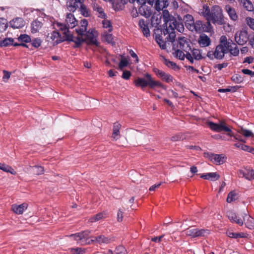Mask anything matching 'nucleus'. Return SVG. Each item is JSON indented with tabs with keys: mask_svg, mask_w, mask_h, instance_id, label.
<instances>
[{
	"mask_svg": "<svg viewBox=\"0 0 254 254\" xmlns=\"http://www.w3.org/2000/svg\"><path fill=\"white\" fill-rule=\"evenodd\" d=\"M13 42L14 40L12 38H5L3 40L0 41V47H6L9 45H13Z\"/></svg>",
	"mask_w": 254,
	"mask_h": 254,
	"instance_id": "nucleus-37",
	"label": "nucleus"
},
{
	"mask_svg": "<svg viewBox=\"0 0 254 254\" xmlns=\"http://www.w3.org/2000/svg\"><path fill=\"white\" fill-rule=\"evenodd\" d=\"M225 8L232 20L234 21L237 20L238 15L235 8L232 7L230 5H226Z\"/></svg>",
	"mask_w": 254,
	"mask_h": 254,
	"instance_id": "nucleus-28",
	"label": "nucleus"
},
{
	"mask_svg": "<svg viewBox=\"0 0 254 254\" xmlns=\"http://www.w3.org/2000/svg\"><path fill=\"white\" fill-rule=\"evenodd\" d=\"M94 238V239L92 240V242H97L99 244H108L112 241L111 239L106 237L104 235H100Z\"/></svg>",
	"mask_w": 254,
	"mask_h": 254,
	"instance_id": "nucleus-30",
	"label": "nucleus"
},
{
	"mask_svg": "<svg viewBox=\"0 0 254 254\" xmlns=\"http://www.w3.org/2000/svg\"><path fill=\"white\" fill-rule=\"evenodd\" d=\"M173 50L179 48L186 52V58L191 64L193 63V60L190 51L191 50L190 43L187 38L184 37H179L174 43H172Z\"/></svg>",
	"mask_w": 254,
	"mask_h": 254,
	"instance_id": "nucleus-5",
	"label": "nucleus"
},
{
	"mask_svg": "<svg viewBox=\"0 0 254 254\" xmlns=\"http://www.w3.org/2000/svg\"><path fill=\"white\" fill-rule=\"evenodd\" d=\"M226 234H227V236H228L230 238H235V239L239 238L238 233H234V232H232L231 231H228L226 232Z\"/></svg>",
	"mask_w": 254,
	"mask_h": 254,
	"instance_id": "nucleus-57",
	"label": "nucleus"
},
{
	"mask_svg": "<svg viewBox=\"0 0 254 254\" xmlns=\"http://www.w3.org/2000/svg\"><path fill=\"white\" fill-rule=\"evenodd\" d=\"M185 234L191 238L205 237L210 234L208 229L194 228L190 227L184 231Z\"/></svg>",
	"mask_w": 254,
	"mask_h": 254,
	"instance_id": "nucleus-9",
	"label": "nucleus"
},
{
	"mask_svg": "<svg viewBox=\"0 0 254 254\" xmlns=\"http://www.w3.org/2000/svg\"><path fill=\"white\" fill-rule=\"evenodd\" d=\"M80 24V27L76 29V31L79 35L82 36L84 34L85 32L87 30L88 21L85 19H82L81 20Z\"/></svg>",
	"mask_w": 254,
	"mask_h": 254,
	"instance_id": "nucleus-24",
	"label": "nucleus"
},
{
	"mask_svg": "<svg viewBox=\"0 0 254 254\" xmlns=\"http://www.w3.org/2000/svg\"><path fill=\"white\" fill-rule=\"evenodd\" d=\"M79 10L82 15L85 17H88L89 16V11L87 6L82 3L80 4Z\"/></svg>",
	"mask_w": 254,
	"mask_h": 254,
	"instance_id": "nucleus-41",
	"label": "nucleus"
},
{
	"mask_svg": "<svg viewBox=\"0 0 254 254\" xmlns=\"http://www.w3.org/2000/svg\"><path fill=\"white\" fill-rule=\"evenodd\" d=\"M90 231L86 230L72 234L70 235L71 237H73V239L77 241V242L81 245H84L86 244H90V242H92V240L89 239L90 238Z\"/></svg>",
	"mask_w": 254,
	"mask_h": 254,
	"instance_id": "nucleus-8",
	"label": "nucleus"
},
{
	"mask_svg": "<svg viewBox=\"0 0 254 254\" xmlns=\"http://www.w3.org/2000/svg\"><path fill=\"white\" fill-rule=\"evenodd\" d=\"M249 44L251 47L254 49V33L252 32L250 34V38L249 41Z\"/></svg>",
	"mask_w": 254,
	"mask_h": 254,
	"instance_id": "nucleus-60",
	"label": "nucleus"
},
{
	"mask_svg": "<svg viewBox=\"0 0 254 254\" xmlns=\"http://www.w3.org/2000/svg\"><path fill=\"white\" fill-rule=\"evenodd\" d=\"M104 34L106 40L109 43H112L113 42V37L111 34L108 33L106 32H105Z\"/></svg>",
	"mask_w": 254,
	"mask_h": 254,
	"instance_id": "nucleus-54",
	"label": "nucleus"
},
{
	"mask_svg": "<svg viewBox=\"0 0 254 254\" xmlns=\"http://www.w3.org/2000/svg\"><path fill=\"white\" fill-rule=\"evenodd\" d=\"M232 80L236 83H240L243 81V77L239 74H235L232 76Z\"/></svg>",
	"mask_w": 254,
	"mask_h": 254,
	"instance_id": "nucleus-52",
	"label": "nucleus"
},
{
	"mask_svg": "<svg viewBox=\"0 0 254 254\" xmlns=\"http://www.w3.org/2000/svg\"><path fill=\"white\" fill-rule=\"evenodd\" d=\"M86 38L87 40L89 41V43L95 45L97 46H98L99 43L93 33V31H92L91 32H90L89 31L88 32L86 35Z\"/></svg>",
	"mask_w": 254,
	"mask_h": 254,
	"instance_id": "nucleus-35",
	"label": "nucleus"
},
{
	"mask_svg": "<svg viewBox=\"0 0 254 254\" xmlns=\"http://www.w3.org/2000/svg\"><path fill=\"white\" fill-rule=\"evenodd\" d=\"M250 34H249L247 30L242 29L238 31L235 35L236 42L239 45H244L250 40Z\"/></svg>",
	"mask_w": 254,
	"mask_h": 254,
	"instance_id": "nucleus-11",
	"label": "nucleus"
},
{
	"mask_svg": "<svg viewBox=\"0 0 254 254\" xmlns=\"http://www.w3.org/2000/svg\"><path fill=\"white\" fill-rule=\"evenodd\" d=\"M183 20L186 27L190 31L201 33L204 30V25L200 20L194 21L193 16L190 14H186L184 16Z\"/></svg>",
	"mask_w": 254,
	"mask_h": 254,
	"instance_id": "nucleus-6",
	"label": "nucleus"
},
{
	"mask_svg": "<svg viewBox=\"0 0 254 254\" xmlns=\"http://www.w3.org/2000/svg\"><path fill=\"white\" fill-rule=\"evenodd\" d=\"M121 127V125L118 123H115L113 126V133L112 137L114 140H117L120 138V130Z\"/></svg>",
	"mask_w": 254,
	"mask_h": 254,
	"instance_id": "nucleus-27",
	"label": "nucleus"
},
{
	"mask_svg": "<svg viewBox=\"0 0 254 254\" xmlns=\"http://www.w3.org/2000/svg\"><path fill=\"white\" fill-rule=\"evenodd\" d=\"M201 13L206 19L208 25H210V22L218 25L224 23L222 10L218 5H214L210 8L208 5H204Z\"/></svg>",
	"mask_w": 254,
	"mask_h": 254,
	"instance_id": "nucleus-2",
	"label": "nucleus"
},
{
	"mask_svg": "<svg viewBox=\"0 0 254 254\" xmlns=\"http://www.w3.org/2000/svg\"><path fill=\"white\" fill-rule=\"evenodd\" d=\"M163 18L166 25V28L163 31L164 36L167 35L165 39L171 43H174L176 38L175 30L177 29L179 32H183L184 30V25L170 15L167 10L163 11Z\"/></svg>",
	"mask_w": 254,
	"mask_h": 254,
	"instance_id": "nucleus-1",
	"label": "nucleus"
},
{
	"mask_svg": "<svg viewBox=\"0 0 254 254\" xmlns=\"http://www.w3.org/2000/svg\"><path fill=\"white\" fill-rule=\"evenodd\" d=\"M229 220L233 222H235L240 226H242L244 224L243 219L238 218L236 214L232 212H229L228 214Z\"/></svg>",
	"mask_w": 254,
	"mask_h": 254,
	"instance_id": "nucleus-26",
	"label": "nucleus"
},
{
	"mask_svg": "<svg viewBox=\"0 0 254 254\" xmlns=\"http://www.w3.org/2000/svg\"><path fill=\"white\" fill-rule=\"evenodd\" d=\"M102 24L104 28H109L108 31L109 32L112 31V26L111 22L109 20L105 19L102 21Z\"/></svg>",
	"mask_w": 254,
	"mask_h": 254,
	"instance_id": "nucleus-47",
	"label": "nucleus"
},
{
	"mask_svg": "<svg viewBox=\"0 0 254 254\" xmlns=\"http://www.w3.org/2000/svg\"><path fill=\"white\" fill-rule=\"evenodd\" d=\"M42 43V40L39 38H35L31 41V45L35 48H38Z\"/></svg>",
	"mask_w": 254,
	"mask_h": 254,
	"instance_id": "nucleus-51",
	"label": "nucleus"
},
{
	"mask_svg": "<svg viewBox=\"0 0 254 254\" xmlns=\"http://www.w3.org/2000/svg\"><path fill=\"white\" fill-rule=\"evenodd\" d=\"M18 39L19 41L24 42L25 43H28L31 41V38L30 36H29L27 34H21L18 38Z\"/></svg>",
	"mask_w": 254,
	"mask_h": 254,
	"instance_id": "nucleus-45",
	"label": "nucleus"
},
{
	"mask_svg": "<svg viewBox=\"0 0 254 254\" xmlns=\"http://www.w3.org/2000/svg\"><path fill=\"white\" fill-rule=\"evenodd\" d=\"M93 9L95 11H97L100 15H99V17L101 18H105L106 16V15L104 12L103 9L99 6L97 4L94 3L93 6Z\"/></svg>",
	"mask_w": 254,
	"mask_h": 254,
	"instance_id": "nucleus-39",
	"label": "nucleus"
},
{
	"mask_svg": "<svg viewBox=\"0 0 254 254\" xmlns=\"http://www.w3.org/2000/svg\"><path fill=\"white\" fill-rule=\"evenodd\" d=\"M232 43V40L231 42L227 41V37L225 36H221L220 43L216 46L215 51H209L207 54V56L210 60H213L214 58L217 59H223L225 54L229 52V48L231 47Z\"/></svg>",
	"mask_w": 254,
	"mask_h": 254,
	"instance_id": "nucleus-3",
	"label": "nucleus"
},
{
	"mask_svg": "<svg viewBox=\"0 0 254 254\" xmlns=\"http://www.w3.org/2000/svg\"><path fill=\"white\" fill-rule=\"evenodd\" d=\"M116 254H127V251L126 248L123 246H119L115 250Z\"/></svg>",
	"mask_w": 254,
	"mask_h": 254,
	"instance_id": "nucleus-46",
	"label": "nucleus"
},
{
	"mask_svg": "<svg viewBox=\"0 0 254 254\" xmlns=\"http://www.w3.org/2000/svg\"><path fill=\"white\" fill-rule=\"evenodd\" d=\"M43 24L38 20H35L31 23V32L35 33L39 31L42 27Z\"/></svg>",
	"mask_w": 254,
	"mask_h": 254,
	"instance_id": "nucleus-31",
	"label": "nucleus"
},
{
	"mask_svg": "<svg viewBox=\"0 0 254 254\" xmlns=\"http://www.w3.org/2000/svg\"><path fill=\"white\" fill-rule=\"evenodd\" d=\"M54 25L64 35V40H73L72 39V32L70 30V28L66 23L56 22Z\"/></svg>",
	"mask_w": 254,
	"mask_h": 254,
	"instance_id": "nucleus-10",
	"label": "nucleus"
},
{
	"mask_svg": "<svg viewBox=\"0 0 254 254\" xmlns=\"http://www.w3.org/2000/svg\"><path fill=\"white\" fill-rule=\"evenodd\" d=\"M198 42L201 47H206L210 45L211 40L208 36L203 34L199 36Z\"/></svg>",
	"mask_w": 254,
	"mask_h": 254,
	"instance_id": "nucleus-19",
	"label": "nucleus"
},
{
	"mask_svg": "<svg viewBox=\"0 0 254 254\" xmlns=\"http://www.w3.org/2000/svg\"><path fill=\"white\" fill-rule=\"evenodd\" d=\"M182 138V136L180 134H177L175 136H173L171 137V140L173 141H177L178 140H180Z\"/></svg>",
	"mask_w": 254,
	"mask_h": 254,
	"instance_id": "nucleus-63",
	"label": "nucleus"
},
{
	"mask_svg": "<svg viewBox=\"0 0 254 254\" xmlns=\"http://www.w3.org/2000/svg\"><path fill=\"white\" fill-rule=\"evenodd\" d=\"M138 13L146 18L150 17L152 14L150 8H149L146 4L140 5L138 8Z\"/></svg>",
	"mask_w": 254,
	"mask_h": 254,
	"instance_id": "nucleus-22",
	"label": "nucleus"
},
{
	"mask_svg": "<svg viewBox=\"0 0 254 254\" xmlns=\"http://www.w3.org/2000/svg\"><path fill=\"white\" fill-rule=\"evenodd\" d=\"M206 124L213 131L217 132L224 131L227 133V135L228 136L233 135L232 131L230 127L227 125L224 120L219 121L218 123L208 121L206 122Z\"/></svg>",
	"mask_w": 254,
	"mask_h": 254,
	"instance_id": "nucleus-7",
	"label": "nucleus"
},
{
	"mask_svg": "<svg viewBox=\"0 0 254 254\" xmlns=\"http://www.w3.org/2000/svg\"><path fill=\"white\" fill-rule=\"evenodd\" d=\"M124 212L122 209H119L117 212V221L119 222H122L123 220Z\"/></svg>",
	"mask_w": 254,
	"mask_h": 254,
	"instance_id": "nucleus-56",
	"label": "nucleus"
},
{
	"mask_svg": "<svg viewBox=\"0 0 254 254\" xmlns=\"http://www.w3.org/2000/svg\"><path fill=\"white\" fill-rule=\"evenodd\" d=\"M65 23L69 28H70V29H72L77 25V21L76 20L74 16L72 14L67 13L65 19Z\"/></svg>",
	"mask_w": 254,
	"mask_h": 254,
	"instance_id": "nucleus-18",
	"label": "nucleus"
},
{
	"mask_svg": "<svg viewBox=\"0 0 254 254\" xmlns=\"http://www.w3.org/2000/svg\"><path fill=\"white\" fill-rule=\"evenodd\" d=\"M243 217V220L245 222V226L249 229H254V219L251 216L247 215V213L244 212L242 214Z\"/></svg>",
	"mask_w": 254,
	"mask_h": 254,
	"instance_id": "nucleus-17",
	"label": "nucleus"
},
{
	"mask_svg": "<svg viewBox=\"0 0 254 254\" xmlns=\"http://www.w3.org/2000/svg\"><path fill=\"white\" fill-rule=\"evenodd\" d=\"M153 71L156 75L160 77L163 81L167 83L173 82L174 78L170 74L157 68H153Z\"/></svg>",
	"mask_w": 254,
	"mask_h": 254,
	"instance_id": "nucleus-12",
	"label": "nucleus"
},
{
	"mask_svg": "<svg viewBox=\"0 0 254 254\" xmlns=\"http://www.w3.org/2000/svg\"><path fill=\"white\" fill-rule=\"evenodd\" d=\"M1 170L5 172L10 173L12 175H15L16 174V172L13 168H11V167L5 164H4Z\"/></svg>",
	"mask_w": 254,
	"mask_h": 254,
	"instance_id": "nucleus-44",
	"label": "nucleus"
},
{
	"mask_svg": "<svg viewBox=\"0 0 254 254\" xmlns=\"http://www.w3.org/2000/svg\"><path fill=\"white\" fill-rule=\"evenodd\" d=\"M84 0H66V6L68 10L74 12L80 4L83 2Z\"/></svg>",
	"mask_w": 254,
	"mask_h": 254,
	"instance_id": "nucleus-13",
	"label": "nucleus"
},
{
	"mask_svg": "<svg viewBox=\"0 0 254 254\" xmlns=\"http://www.w3.org/2000/svg\"><path fill=\"white\" fill-rule=\"evenodd\" d=\"M242 72L245 74L250 75L252 77L254 76V71L248 69H243Z\"/></svg>",
	"mask_w": 254,
	"mask_h": 254,
	"instance_id": "nucleus-61",
	"label": "nucleus"
},
{
	"mask_svg": "<svg viewBox=\"0 0 254 254\" xmlns=\"http://www.w3.org/2000/svg\"><path fill=\"white\" fill-rule=\"evenodd\" d=\"M72 39L73 40H69V41H72V42H74V43H75V44L77 45V46H79V45H81V44L84 41V40L81 38H78V37H77L75 38V39H74V37L72 36Z\"/></svg>",
	"mask_w": 254,
	"mask_h": 254,
	"instance_id": "nucleus-55",
	"label": "nucleus"
},
{
	"mask_svg": "<svg viewBox=\"0 0 254 254\" xmlns=\"http://www.w3.org/2000/svg\"><path fill=\"white\" fill-rule=\"evenodd\" d=\"M242 150L251 153L253 152L254 148L244 144L243 146H242Z\"/></svg>",
	"mask_w": 254,
	"mask_h": 254,
	"instance_id": "nucleus-59",
	"label": "nucleus"
},
{
	"mask_svg": "<svg viewBox=\"0 0 254 254\" xmlns=\"http://www.w3.org/2000/svg\"><path fill=\"white\" fill-rule=\"evenodd\" d=\"M163 63L168 67L172 68L173 69H176L178 67L176 64L173 62L169 61L168 60L165 59V58H164Z\"/></svg>",
	"mask_w": 254,
	"mask_h": 254,
	"instance_id": "nucleus-43",
	"label": "nucleus"
},
{
	"mask_svg": "<svg viewBox=\"0 0 254 254\" xmlns=\"http://www.w3.org/2000/svg\"><path fill=\"white\" fill-rule=\"evenodd\" d=\"M238 132L243 135L244 136L246 137H253L254 136V133L252 132V131L245 129L244 128H241L238 131Z\"/></svg>",
	"mask_w": 254,
	"mask_h": 254,
	"instance_id": "nucleus-40",
	"label": "nucleus"
},
{
	"mask_svg": "<svg viewBox=\"0 0 254 254\" xmlns=\"http://www.w3.org/2000/svg\"><path fill=\"white\" fill-rule=\"evenodd\" d=\"M27 208V204L26 203H22L19 205L13 204L11 206L13 211L17 214H21L23 211Z\"/></svg>",
	"mask_w": 254,
	"mask_h": 254,
	"instance_id": "nucleus-21",
	"label": "nucleus"
},
{
	"mask_svg": "<svg viewBox=\"0 0 254 254\" xmlns=\"http://www.w3.org/2000/svg\"><path fill=\"white\" fill-rule=\"evenodd\" d=\"M165 40H166V41L164 42L162 40V39H161L160 38L156 39V42H157V43L158 44V45H159V47H160V48L161 49H165L166 48V43L167 42H171L170 41H167V40L166 39H165Z\"/></svg>",
	"mask_w": 254,
	"mask_h": 254,
	"instance_id": "nucleus-49",
	"label": "nucleus"
},
{
	"mask_svg": "<svg viewBox=\"0 0 254 254\" xmlns=\"http://www.w3.org/2000/svg\"><path fill=\"white\" fill-rule=\"evenodd\" d=\"M144 78L138 77L134 80V84L136 87L142 88L148 86L153 89L156 87L164 88V85L160 81L155 80L149 73H145Z\"/></svg>",
	"mask_w": 254,
	"mask_h": 254,
	"instance_id": "nucleus-4",
	"label": "nucleus"
},
{
	"mask_svg": "<svg viewBox=\"0 0 254 254\" xmlns=\"http://www.w3.org/2000/svg\"><path fill=\"white\" fill-rule=\"evenodd\" d=\"M175 51L174 53V55L177 58H178L180 60H184L186 57V54L183 52L181 49L175 50Z\"/></svg>",
	"mask_w": 254,
	"mask_h": 254,
	"instance_id": "nucleus-42",
	"label": "nucleus"
},
{
	"mask_svg": "<svg viewBox=\"0 0 254 254\" xmlns=\"http://www.w3.org/2000/svg\"><path fill=\"white\" fill-rule=\"evenodd\" d=\"M106 213L105 212L99 213L92 217L89 220V223H94L106 217Z\"/></svg>",
	"mask_w": 254,
	"mask_h": 254,
	"instance_id": "nucleus-29",
	"label": "nucleus"
},
{
	"mask_svg": "<svg viewBox=\"0 0 254 254\" xmlns=\"http://www.w3.org/2000/svg\"><path fill=\"white\" fill-rule=\"evenodd\" d=\"M210 160L216 164L221 165L226 161V157L223 154H208Z\"/></svg>",
	"mask_w": 254,
	"mask_h": 254,
	"instance_id": "nucleus-15",
	"label": "nucleus"
},
{
	"mask_svg": "<svg viewBox=\"0 0 254 254\" xmlns=\"http://www.w3.org/2000/svg\"><path fill=\"white\" fill-rule=\"evenodd\" d=\"M3 79L4 80L5 79H8L10 76V73L5 70H3Z\"/></svg>",
	"mask_w": 254,
	"mask_h": 254,
	"instance_id": "nucleus-64",
	"label": "nucleus"
},
{
	"mask_svg": "<svg viewBox=\"0 0 254 254\" xmlns=\"http://www.w3.org/2000/svg\"><path fill=\"white\" fill-rule=\"evenodd\" d=\"M200 178L211 181H215L220 178V175L216 172L208 173L202 174Z\"/></svg>",
	"mask_w": 254,
	"mask_h": 254,
	"instance_id": "nucleus-23",
	"label": "nucleus"
},
{
	"mask_svg": "<svg viewBox=\"0 0 254 254\" xmlns=\"http://www.w3.org/2000/svg\"><path fill=\"white\" fill-rule=\"evenodd\" d=\"M238 199V194L234 191H231L228 195L227 198V202L228 203H231L233 201L236 200Z\"/></svg>",
	"mask_w": 254,
	"mask_h": 254,
	"instance_id": "nucleus-38",
	"label": "nucleus"
},
{
	"mask_svg": "<svg viewBox=\"0 0 254 254\" xmlns=\"http://www.w3.org/2000/svg\"><path fill=\"white\" fill-rule=\"evenodd\" d=\"M149 22L146 20L145 21L144 19H141L139 20L138 22V25L140 27L141 31L142 32L143 35L146 37H148L150 36V30L148 27Z\"/></svg>",
	"mask_w": 254,
	"mask_h": 254,
	"instance_id": "nucleus-16",
	"label": "nucleus"
},
{
	"mask_svg": "<svg viewBox=\"0 0 254 254\" xmlns=\"http://www.w3.org/2000/svg\"><path fill=\"white\" fill-rule=\"evenodd\" d=\"M233 45L235 46L234 48H229V52L230 53V54L234 56H237L239 54V50L238 48V47L236 46V45L235 43H232Z\"/></svg>",
	"mask_w": 254,
	"mask_h": 254,
	"instance_id": "nucleus-48",
	"label": "nucleus"
},
{
	"mask_svg": "<svg viewBox=\"0 0 254 254\" xmlns=\"http://www.w3.org/2000/svg\"><path fill=\"white\" fill-rule=\"evenodd\" d=\"M61 35L60 33L56 31H54L50 36V39L53 42L54 44H58L62 42L63 40L61 39Z\"/></svg>",
	"mask_w": 254,
	"mask_h": 254,
	"instance_id": "nucleus-32",
	"label": "nucleus"
},
{
	"mask_svg": "<svg viewBox=\"0 0 254 254\" xmlns=\"http://www.w3.org/2000/svg\"><path fill=\"white\" fill-rule=\"evenodd\" d=\"M246 21L249 27L254 30V18L248 17L246 18Z\"/></svg>",
	"mask_w": 254,
	"mask_h": 254,
	"instance_id": "nucleus-53",
	"label": "nucleus"
},
{
	"mask_svg": "<svg viewBox=\"0 0 254 254\" xmlns=\"http://www.w3.org/2000/svg\"><path fill=\"white\" fill-rule=\"evenodd\" d=\"M169 4L168 0H156L155 2V8L157 11L163 10Z\"/></svg>",
	"mask_w": 254,
	"mask_h": 254,
	"instance_id": "nucleus-25",
	"label": "nucleus"
},
{
	"mask_svg": "<svg viewBox=\"0 0 254 254\" xmlns=\"http://www.w3.org/2000/svg\"><path fill=\"white\" fill-rule=\"evenodd\" d=\"M128 64V61L125 58H122L119 64V68L122 70L125 67H126Z\"/></svg>",
	"mask_w": 254,
	"mask_h": 254,
	"instance_id": "nucleus-50",
	"label": "nucleus"
},
{
	"mask_svg": "<svg viewBox=\"0 0 254 254\" xmlns=\"http://www.w3.org/2000/svg\"><path fill=\"white\" fill-rule=\"evenodd\" d=\"M30 171L31 173L36 175H40L44 173V168L41 166H34L30 167Z\"/></svg>",
	"mask_w": 254,
	"mask_h": 254,
	"instance_id": "nucleus-34",
	"label": "nucleus"
},
{
	"mask_svg": "<svg viewBox=\"0 0 254 254\" xmlns=\"http://www.w3.org/2000/svg\"><path fill=\"white\" fill-rule=\"evenodd\" d=\"M10 25L13 28H20L24 26V21L22 18L17 17L10 21Z\"/></svg>",
	"mask_w": 254,
	"mask_h": 254,
	"instance_id": "nucleus-20",
	"label": "nucleus"
},
{
	"mask_svg": "<svg viewBox=\"0 0 254 254\" xmlns=\"http://www.w3.org/2000/svg\"><path fill=\"white\" fill-rule=\"evenodd\" d=\"M164 236V235H162L159 237H155L152 238L151 239V241L154 242H160L161 241L162 239L163 238Z\"/></svg>",
	"mask_w": 254,
	"mask_h": 254,
	"instance_id": "nucleus-62",
	"label": "nucleus"
},
{
	"mask_svg": "<svg viewBox=\"0 0 254 254\" xmlns=\"http://www.w3.org/2000/svg\"><path fill=\"white\" fill-rule=\"evenodd\" d=\"M239 176L251 181L254 179V171L250 168H244L239 171Z\"/></svg>",
	"mask_w": 254,
	"mask_h": 254,
	"instance_id": "nucleus-14",
	"label": "nucleus"
},
{
	"mask_svg": "<svg viewBox=\"0 0 254 254\" xmlns=\"http://www.w3.org/2000/svg\"><path fill=\"white\" fill-rule=\"evenodd\" d=\"M191 56L194 60H200L203 58L201 55V51L196 49H193L192 50L191 49V50L190 51Z\"/></svg>",
	"mask_w": 254,
	"mask_h": 254,
	"instance_id": "nucleus-33",
	"label": "nucleus"
},
{
	"mask_svg": "<svg viewBox=\"0 0 254 254\" xmlns=\"http://www.w3.org/2000/svg\"><path fill=\"white\" fill-rule=\"evenodd\" d=\"M130 76H131L130 72L128 70H125L123 72L122 77L123 78L127 80L130 78Z\"/></svg>",
	"mask_w": 254,
	"mask_h": 254,
	"instance_id": "nucleus-58",
	"label": "nucleus"
},
{
	"mask_svg": "<svg viewBox=\"0 0 254 254\" xmlns=\"http://www.w3.org/2000/svg\"><path fill=\"white\" fill-rule=\"evenodd\" d=\"M241 3L248 11H254V5L250 0H241Z\"/></svg>",
	"mask_w": 254,
	"mask_h": 254,
	"instance_id": "nucleus-36",
	"label": "nucleus"
}]
</instances>
